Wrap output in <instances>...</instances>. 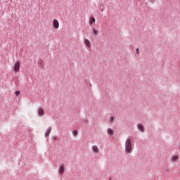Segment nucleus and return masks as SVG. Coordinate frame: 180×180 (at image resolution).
<instances>
[{"instance_id": "2eb2a0df", "label": "nucleus", "mask_w": 180, "mask_h": 180, "mask_svg": "<svg viewBox=\"0 0 180 180\" xmlns=\"http://www.w3.org/2000/svg\"><path fill=\"white\" fill-rule=\"evenodd\" d=\"M52 139H53L54 143H56L57 140H58V139L57 138V136H53Z\"/></svg>"}, {"instance_id": "f8f14e48", "label": "nucleus", "mask_w": 180, "mask_h": 180, "mask_svg": "<svg viewBox=\"0 0 180 180\" xmlns=\"http://www.w3.org/2000/svg\"><path fill=\"white\" fill-rule=\"evenodd\" d=\"M84 44H86V46H87V47H91V42L86 39L84 41Z\"/></svg>"}, {"instance_id": "ddd939ff", "label": "nucleus", "mask_w": 180, "mask_h": 180, "mask_svg": "<svg viewBox=\"0 0 180 180\" xmlns=\"http://www.w3.org/2000/svg\"><path fill=\"white\" fill-rule=\"evenodd\" d=\"M92 30L94 36H98V30H96L95 28H93Z\"/></svg>"}, {"instance_id": "f3484780", "label": "nucleus", "mask_w": 180, "mask_h": 180, "mask_svg": "<svg viewBox=\"0 0 180 180\" xmlns=\"http://www.w3.org/2000/svg\"><path fill=\"white\" fill-rule=\"evenodd\" d=\"M113 120H115V117H110V123H113Z\"/></svg>"}, {"instance_id": "aec40b11", "label": "nucleus", "mask_w": 180, "mask_h": 180, "mask_svg": "<svg viewBox=\"0 0 180 180\" xmlns=\"http://www.w3.org/2000/svg\"><path fill=\"white\" fill-rule=\"evenodd\" d=\"M179 150H180V143H179Z\"/></svg>"}, {"instance_id": "423d86ee", "label": "nucleus", "mask_w": 180, "mask_h": 180, "mask_svg": "<svg viewBox=\"0 0 180 180\" xmlns=\"http://www.w3.org/2000/svg\"><path fill=\"white\" fill-rule=\"evenodd\" d=\"M91 150H92L93 153H94L95 154L99 153V148H98V146L96 145H94L91 147Z\"/></svg>"}, {"instance_id": "7ed1b4c3", "label": "nucleus", "mask_w": 180, "mask_h": 180, "mask_svg": "<svg viewBox=\"0 0 180 180\" xmlns=\"http://www.w3.org/2000/svg\"><path fill=\"white\" fill-rule=\"evenodd\" d=\"M138 130H139V131H141V133H144L145 131V128H144V125H143V124L141 123H139L136 126Z\"/></svg>"}, {"instance_id": "0eeeda50", "label": "nucleus", "mask_w": 180, "mask_h": 180, "mask_svg": "<svg viewBox=\"0 0 180 180\" xmlns=\"http://www.w3.org/2000/svg\"><path fill=\"white\" fill-rule=\"evenodd\" d=\"M64 169H65L64 164L60 165L58 168V171L60 175H63V174H64Z\"/></svg>"}, {"instance_id": "1a4fd4ad", "label": "nucleus", "mask_w": 180, "mask_h": 180, "mask_svg": "<svg viewBox=\"0 0 180 180\" xmlns=\"http://www.w3.org/2000/svg\"><path fill=\"white\" fill-rule=\"evenodd\" d=\"M96 22L95 17H90L89 20V25H94Z\"/></svg>"}, {"instance_id": "412c9836", "label": "nucleus", "mask_w": 180, "mask_h": 180, "mask_svg": "<svg viewBox=\"0 0 180 180\" xmlns=\"http://www.w3.org/2000/svg\"><path fill=\"white\" fill-rule=\"evenodd\" d=\"M109 180H112V179L110 178Z\"/></svg>"}, {"instance_id": "f03ea898", "label": "nucleus", "mask_w": 180, "mask_h": 180, "mask_svg": "<svg viewBox=\"0 0 180 180\" xmlns=\"http://www.w3.org/2000/svg\"><path fill=\"white\" fill-rule=\"evenodd\" d=\"M13 70H14L15 72H19V71L20 70V63L19 62V60H17L14 63Z\"/></svg>"}, {"instance_id": "9b49d317", "label": "nucleus", "mask_w": 180, "mask_h": 180, "mask_svg": "<svg viewBox=\"0 0 180 180\" xmlns=\"http://www.w3.org/2000/svg\"><path fill=\"white\" fill-rule=\"evenodd\" d=\"M50 133H51V127H49L46 132H45V137H49V136H50Z\"/></svg>"}, {"instance_id": "6ab92c4d", "label": "nucleus", "mask_w": 180, "mask_h": 180, "mask_svg": "<svg viewBox=\"0 0 180 180\" xmlns=\"http://www.w3.org/2000/svg\"><path fill=\"white\" fill-rule=\"evenodd\" d=\"M150 2H152V4H154V2H155V0H150Z\"/></svg>"}, {"instance_id": "f257e3e1", "label": "nucleus", "mask_w": 180, "mask_h": 180, "mask_svg": "<svg viewBox=\"0 0 180 180\" xmlns=\"http://www.w3.org/2000/svg\"><path fill=\"white\" fill-rule=\"evenodd\" d=\"M125 153L127 154H131V153H133V145L131 144V139L129 137L125 141Z\"/></svg>"}, {"instance_id": "4468645a", "label": "nucleus", "mask_w": 180, "mask_h": 180, "mask_svg": "<svg viewBox=\"0 0 180 180\" xmlns=\"http://www.w3.org/2000/svg\"><path fill=\"white\" fill-rule=\"evenodd\" d=\"M72 134H73L74 137H75V136H78V131L77 130H74L72 131Z\"/></svg>"}, {"instance_id": "20e7f679", "label": "nucleus", "mask_w": 180, "mask_h": 180, "mask_svg": "<svg viewBox=\"0 0 180 180\" xmlns=\"http://www.w3.org/2000/svg\"><path fill=\"white\" fill-rule=\"evenodd\" d=\"M53 26L54 29H58V27H60V22H58V20H57L56 19H53Z\"/></svg>"}, {"instance_id": "a211bd4d", "label": "nucleus", "mask_w": 180, "mask_h": 180, "mask_svg": "<svg viewBox=\"0 0 180 180\" xmlns=\"http://www.w3.org/2000/svg\"><path fill=\"white\" fill-rule=\"evenodd\" d=\"M136 53L140 54V49L139 48L136 49Z\"/></svg>"}, {"instance_id": "9d476101", "label": "nucleus", "mask_w": 180, "mask_h": 180, "mask_svg": "<svg viewBox=\"0 0 180 180\" xmlns=\"http://www.w3.org/2000/svg\"><path fill=\"white\" fill-rule=\"evenodd\" d=\"M107 133L109 136H113V134H115V131H113V129H112V128H108L107 129Z\"/></svg>"}, {"instance_id": "6e6552de", "label": "nucleus", "mask_w": 180, "mask_h": 180, "mask_svg": "<svg viewBox=\"0 0 180 180\" xmlns=\"http://www.w3.org/2000/svg\"><path fill=\"white\" fill-rule=\"evenodd\" d=\"M179 160V157L176 155H174L171 157L170 161H172L173 162H175Z\"/></svg>"}, {"instance_id": "39448f33", "label": "nucleus", "mask_w": 180, "mask_h": 180, "mask_svg": "<svg viewBox=\"0 0 180 180\" xmlns=\"http://www.w3.org/2000/svg\"><path fill=\"white\" fill-rule=\"evenodd\" d=\"M37 112V115L39 117H41V116H43L45 113L44 109H43V108H38Z\"/></svg>"}, {"instance_id": "dca6fc26", "label": "nucleus", "mask_w": 180, "mask_h": 180, "mask_svg": "<svg viewBox=\"0 0 180 180\" xmlns=\"http://www.w3.org/2000/svg\"><path fill=\"white\" fill-rule=\"evenodd\" d=\"M15 95L16 96H19V95H20V91H16L15 92Z\"/></svg>"}]
</instances>
